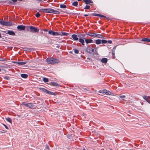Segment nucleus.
<instances>
[{
	"mask_svg": "<svg viewBox=\"0 0 150 150\" xmlns=\"http://www.w3.org/2000/svg\"><path fill=\"white\" fill-rule=\"evenodd\" d=\"M47 62L49 64H54L60 62L59 59L53 58H48L46 59Z\"/></svg>",
	"mask_w": 150,
	"mask_h": 150,
	"instance_id": "obj_1",
	"label": "nucleus"
},
{
	"mask_svg": "<svg viewBox=\"0 0 150 150\" xmlns=\"http://www.w3.org/2000/svg\"><path fill=\"white\" fill-rule=\"evenodd\" d=\"M21 105H24L30 109H33L36 108V106L35 103L23 102Z\"/></svg>",
	"mask_w": 150,
	"mask_h": 150,
	"instance_id": "obj_2",
	"label": "nucleus"
},
{
	"mask_svg": "<svg viewBox=\"0 0 150 150\" xmlns=\"http://www.w3.org/2000/svg\"><path fill=\"white\" fill-rule=\"evenodd\" d=\"M44 12L48 13H52L55 14H59V11L51 8L45 9Z\"/></svg>",
	"mask_w": 150,
	"mask_h": 150,
	"instance_id": "obj_3",
	"label": "nucleus"
},
{
	"mask_svg": "<svg viewBox=\"0 0 150 150\" xmlns=\"http://www.w3.org/2000/svg\"><path fill=\"white\" fill-rule=\"evenodd\" d=\"M86 51L90 54H96L97 52L96 50L94 51V49H92L90 47H88L86 49Z\"/></svg>",
	"mask_w": 150,
	"mask_h": 150,
	"instance_id": "obj_4",
	"label": "nucleus"
},
{
	"mask_svg": "<svg viewBox=\"0 0 150 150\" xmlns=\"http://www.w3.org/2000/svg\"><path fill=\"white\" fill-rule=\"evenodd\" d=\"M0 24L5 26H11L12 23L9 22L5 21L3 20L0 21Z\"/></svg>",
	"mask_w": 150,
	"mask_h": 150,
	"instance_id": "obj_5",
	"label": "nucleus"
},
{
	"mask_svg": "<svg viewBox=\"0 0 150 150\" xmlns=\"http://www.w3.org/2000/svg\"><path fill=\"white\" fill-rule=\"evenodd\" d=\"M29 29L30 31L31 32H38L39 31V30L37 28L33 26H30Z\"/></svg>",
	"mask_w": 150,
	"mask_h": 150,
	"instance_id": "obj_6",
	"label": "nucleus"
},
{
	"mask_svg": "<svg viewBox=\"0 0 150 150\" xmlns=\"http://www.w3.org/2000/svg\"><path fill=\"white\" fill-rule=\"evenodd\" d=\"M103 93H104V94L112 96H114L113 93L110 92L109 91H107L106 90H103Z\"/></svg>",
	"mask_w": 150,
	"mask_h": 150,
	"instance_id": "obj_7",
	"label": "nucleus"
},
{
	"mask_svg": "<svg viewBox=\"0 0 150 150\" xmlns=\"http://www.w3.org/2000/svg\"><path fill=\"white\" fill-rule=\"evenodd\" d=\"M18 114H17V115L18 117L21 118H23L24 117H26L28 115L24 114V113H18Z\"/></svg>",
	"mask_w": 150,
	"mask_h": 150,
	"instance_id": "obj_8",
	"label": "nucleus"
},
{
	"mask_svg": "<svg viewBox=\"0 0 150 150\" xmlns=\"http://www.w3.org/2000/svg\"><path fill=\"white\" fill-rule=\"evenodd\" d=\"M17 28L19 30H24L25 26L22 25H19L17 26Z\"/></svg>",
	"mask_w": 150,
	"mask_h": 150,
	"instance_id": "obj_9",
	"label": "nucleus"
},
{
	"mask_svg": "<svg viewBox=\"0 0 150 150\" xmlns=\"http://www.w3.org/2000/svg\"><path fill=\"white\" fill-rule=\"evenodd\" d=\"M68 35L69 34L68 33H67L62 31L59 32V35L67 36H68Z\"/></svg>",
	"mask_w": 150,
	"mask_h": 150,
	"instance_id": "obj_10",
	"label": "nucleus"
},
{
	"mask_svg": "<svg viewBox=\"0 0 150 150\" xmlns=\"http://www.w3.org/2000/svg\"><path fill=\"white\" fill-rule=\"evenodd\" d=\"M79 39H86V35H78Z\"/></svg>",
	"mask_w": 150,
	"mask_h": 150,
	"instance_id": "obj_11",
	"label": "nucleus"
},
{
	"mask_svg": "<svg viewBox=\"0 0 150 150\" xmlns=\"http://www.w3.org/2000/svg\"><path fill=\"white\" fill-rule=\"evenodd\" d=\"M28 61H26L24 62H16V63H17L18 64L21 65H23L26 64V63H28Z\"/></svg>",
	"mask_w": 150,
	"mask_h": 150,
	"instance_id": "obj_12",
	"label": "nucleus"
},
{
	"mask_svg": "<svg viewBox=\"0 0 150 150\" xmlns=\"http://www.w3.org/2000/svg\"><path fill=\"white\" fill-rule=\"evenodd\" d=\"M6 33L13 36H15L16 35L15 33L12 30H8Z\"/></svg>",
	"mask_w": 150,
	"mask_h": 150,
	"instance_id": "obj_13",
	"label": "nucleus"
},
{
	"mask_svg": "<svg viewBox=\"0 0 150 150\" xmlns=\"http://www.w3.org/2000/svg\"><path fill=\"white\" fill-rule=\"evenodd\" d=\"M83 1L86 4H89L90 3H92L93 1L91 0H83Z\"/></svg>",
	"mask_w": 150,
	"mask_h": 150,
	"instance_id": "obj_14",
	"label": "nucleus"
},
{
	"mask_svg": "<svg viewBox=\"0 0 150 150\" xmlns=\"http://www.w3.org/2000/svg\"><path fill=\"white\" fill-rule=\"evenodd\" d=\"M71 37L73 39L75 40H78V37L77 35H72Z\"/></svg>",
	"mask_w": 150,
	"mask_h": 150,
	"instance_id": "obj_15",
	"label": "nucleus"
},
{
	"mask_svg": "<svg viewBox=\"0 0 150 150\" xmlns=\"http://www.w3.org/2000/svg\"><path fill=\"white\" fill-rule=\"evenodd\" d=\"M101 61L102 63H106L107 62V59L106 58H103L101 60Z\"/></svg>",
	"mask_w": 150,
	"mask_h": 150,
	"instance_id": "obj_16",
	"label": "nucleus"
},
{
	"mask_svg": "<svg viewBox=\"0 0 150 150\" xmlns=\"http://www.w3.org/2000/svg\"><path fill=\"white\" fill-rule=\"evenodd\" d=\"M21 76L23 78H26L28 76L27 74H21Z\"/></svg>",
	"mask_w": 150,
	"mask_h": 150,
	"instance_id": "obj_17",
	"label": "nucleus"
},
{
	"mask_svg": "<svg viewBox=\"0 0 150 150\" xmlns=\"http://www.w3.org/2000/svg\"><path fill=\"white\" fill-rule=\"evenodd\" d=\"M142 41L150 42V39L147 38H144L142 39Z\"/></svg>",
	"mask_w": 150,
	"mask_h": 150,
	"instance_id": "obj_18",
	"label": "nucleus"
},
{
	"mask_svg": "<svg viewBox=\"0 0 150 150\" xmlns=\"http://www.w3.org/2000/svg\"><path fill=\"white\" fill-rule=\"evenodd\" d=\"M85 40L87 44L91 43L93 41V40L91 39H86Z\"/></svg>",
	"mask_w": 150,
	"mask_h": 150,
	"instance_id": "obj_19",
	"label": "nucleus"
},
{
	"mask_svg": "<svg viewBox=\"0 0 150 150\" xmlns=\"http://www.w3.org/2000/svg\"><path fill=\"white\" fill-rule=\"evenodd\" d=\"M59 32H57L52 31V35L53 36H57L59 35Z\"/></svg>",
	"mask_w": 150,
	"mask_h": 150,
	"instance_id": "obj_20",
	"label": "nucleus"
},
{
	"mask_svg": "<svg viewBox=\"0 0 150 150\" xmlns=\"http://www.w3.org/2000/svg\"><path fill=\"white\" fill-rule=\"evenodd\" d=\"M97 38H104V37L102 35L98 34Z\"/></svg>",
	"mask_w": 150,
	"mask_h": 150,
	"instance_id": "obj_21",
	"label": "nucleus"
},
{
	"mask_svg": "<svg viewBox=\"0 0 150 150\" xmlns=\"http://www.w3.org/2000/svg\"><path fill=\"white\" fill-rule=\"evenodd\" d=\"M39 89L42 90V91H43L44 92H45L46 93H47V90L45 88H39Z\"/></svg>",
	"mask_w": 150,
	"mask_h": 150,
	"instance_id": "obj_22",
	"label": "nucleus"
},
{
	"mask_svg": "<svg viewBox=\"0 0 150 150\" xmlns=\"http://www.w3.org/2000/svg\"><path fill=\"white\" fill-rule=\"evenodd\" d=\"M47 94H50L51 95H53L55 96L56 95L53 92H52L50 91H48V90L47 91Z\"/></svg>",
	"mask_w": 150,
	"mask_h": 150,
	"instance_id": "obj_23",
	"label": "nucleus"
},
{
	"mask_svg": "<svg viewBox=\"0 0 150 150\" xmlns=\"http://www.w3.org/2000/svg\"><path fill=\"white\" fill-rule=\"evenodd\" d=\"M79 42L81 43L82 45H84V41L83 39H79Z\"/></svg>",
	"mask_w": 150,
	"mask_h": 150,
	"instance_id": "obj_24",
	"label": "nucleus"
},
{
	"mask_svg": "<svg viewBox=\"0 0 150 150\" xmlns=\"http://www.w3.org/2000/svg\"><path fill=\"white\" fill-rule=\"evenodd\" d=\"M6 120L9 122L11 123L12 120L9 117L6 118H5Z\"/></svg>",
	"mask_w": 150,
	"mask_h": 150,
	"instance_id": "obj_25",
	"label": "nucleus"
},
{
	"mask_svg": "<svg viewBox=\"0 0 150 150\" xmlns=\"http://www.w3.org/2000/svg\"><path fill=\"white\" fill-rule=\"evenodd\" d=\"M149 97L146 96H143V98L146 100L147 102H149V100H148V99Z\"/></svg>",
	"mask_w": 150,
	"mask_h": 150,
	"instance_id": "obj_26",
	"label": "nucleus"
},
{
	"mask_svg": "<svg viewBox=\"0 0 150 150\" xmlns=\"http://www.w3.org/2000/svg\"><path fill=\"white\" fill-rule=\"evenodd\" d=\"M96 43L98 45L101 43V40L98 39L96 40Z\"/></svg>",
	"mask_w": 150,
	"mask_h": 150,
	"instance_id": "obj_27",
	"label": "nucleus"
},
{
	"mask_svg": "<svg viewBox=\"0 0 150 150\" xmlns=\"http://www.w3.org/2000/svg\"><path fill=\"white\" fill-rule=\"evenodd\" d=\"M67 136V137L69 139H71L72 138V135L70 134H68Z\"/></svg>",
	"mask_w": 150,
	"mask_h": 150,
	"instance_id": "obj_28",
	"label": "nucleus"
},
{
	"mask_svg": "<svg viewBox=\"0 0 150 150\" xmlns=\"http://www.w3.org/2000/svg\"><path fill=\"white\" fill-rule=\"evenodd\" d=\"M51 85H52L54 86H57L58 85V84H57L55 82H51Z\"/></svg>",
	"mask_w": 150,
	"mask_h": 150,
	"instance_id": "obj_29",
	"label": "nucleus"
},
{
	"mask_svg": "<svg viewBox=\"0 0 150 150\" xmlns=\"http://www.w3.org/2000/svg\"><path fill=\"white\" fill-rule=\"evenodd\" d=\"M72 4V5L75 6H76L78 5V2L76 1L73 2Z\"/></svg>",
	"mask_w": 150,
	"mask_h": 150,
	"instance_id": "obj_30",
	"label": "nucleus"
},
{
	"mask_svg": "<svg viewBox=\"0 0 150 150\" xmlns=\"http://www.w3.org/2000/svg\"><path fill=\"white\" fill-rule=\"evenodd\" d=\"M60 7L61 8H66V6L63 4H61L60 5Z\"/></svg>",
	"mask_w": 150,
	"mask_h": 150,
	"instance_id": "obj_31",
	"label": "nucleus"
},
{
	"mask_svg": "<svg viewBox=\"0 0 150 150\" xmlns=\"http://www.w3.org/2000/svg\"><path fill=\"white\" fill-rule=\"evenodd\" d=\"M50 150V149H49V146L47 145L46 144L45 146V148L44 149V150Z\"/></svg>",
	"mask_w": 150,
	"mask_h": 150,
	"instance_id": "obj_32",
	"label": "nucleus"
},
{
	"mask_svg": "<svg viewBox=\"0 0 150 150\" xmlns=\"http://www.w3.org/2000/svg\"><path fill=\"white\" fill-rule=\"evenodd\" d=\"M43 81L45 82H47L48 81V79L47 78H43Z\"/></svg>",
	"mask_w": 150,
	"mask_h": 150,
	"instance_id": "obj_33",
	"label": "nucleus"
},
{
	"mask_svg": "<svg viewBox=\"0 0 150 150\" xmlns=\"http://www.w3.org/2000/svg\"><path fill=\"white\" fill-rule=\"evenodd\" d=\"M101 42L102 43H105L107 42V41L106 40H101Z\"/></svg>",
	"mask_w": 150,
	"mask_h": 150,
	"instance_id": "obj_34",
	"label": "nucleus"
},
{
	"mask_svg": "<svg viewBox=\"0 0 150 150\" xmlns=\"http://www.w3.org/2000/svg\"><path fill=\"white\" fill-rule=\"evenodd\" d=\"M74 52L76 54H78L79 53V51L76 49H74Z\"/></svg>",
	"mask_w": 150,
	"mask_h": 150,
	"instance_id": "obj_35",
	"label": "nucleus"
},
{
	"mask_svg": "<svg viewBox=\"0 0 150 150\" xmlns=\"http://www.w3.org/2000/svg\"><path fill=\"white\" fill-rule=\"evenodd\" d=\"M93 16H98L100 17V14H96V13H93Z\"/></svg>",
	"mask_w": 150,
	"mask_h": 150,
	"instance_id": "obj_36",
	"label": "nucleus"
},
{
	"mask_svg": "<svg viewBox=\"0 0 150 150\" xmlns=\"http://www.w3.org/2000/svg\"><path fill=\"white\" fill-rule=\"evenodd\" d=\"M90 6H89L86 5L85 8H84V9H90Z\"/></svg>",
	"mask_w": 150,
	"mask_h": 150,
	"instance_id": "obj_37",
	"label": "nucleus"
},
{
	"mask_svg": "<svg viewBox=\"0 0 150 150\" xmlns=\"http://www.w3.org/2000/svg\"><path fill=\"white\" fill-rule=\"evenodd\" d=\"M40 16V14L39 13V12H38L35 14V16L37 17H39Z\"/></svg>",
	"mask_w": 150,
	"mask_h": 150,
	"instance_id": "obj_38",
	"label": "nucleus"
},
{
	"mask_svg": "<svg viewBox=\"0 0 150 150\" xmlns=\"http://www.w3.org/2000/svg\"><path fill=\"white\" fill-rule=\"evenodd\" d=\"M3 125L5 127V128L7 129H8V127L5 124H3Z\"/></svg>",
	"mask_w": 150,
	"mask_h": 150,
	"instance_id": "obj_39",
	"label": "nucleus"
},
{
	"mask_svg": "<svg viewBox=\"0 0 150 150\" xmlns=\"http://www.w3.org/2000/svg\"><path fill=\"white\" fill-rule=\"evenodd\" d=\"M120 98H125V96L123 95V96H120Z\"/></svg>",
	"mask_w": 150,
	"mask_h": 150,
	"instance_id": "obj_40",
	"label": "nucleus"
},
{
	"mask_svg": "<svg viewBox=\"0 0 150 150\" xmlns=\"http://www.w3.org/2000/svg\"><path fill=\"white\" fill-rule=\"evenodd\" d=\"M52 31L51 30H50L48 31V33L50 34H52Z\"/></svg>",
	"mask_w": 150,
	"mask_h": 150,
	"instance_id": "obj_41",
	"label": "nucleus"
},
{
	"mask_svg": "<svg viewBox=\"0 0 150 150\" xmlns=\"http://www.w3.org/2000/svg\"><path fill=\"white\" fill-rule=\"evenodd\" d=\"M6 60L1 57H0V61H5Z\"/></svg>",
	"mask_w": 150,
	"mask_h": 150,
	"instance_id": "obj_42",
	"label": "nucleus"
},
{
	"mask_svg": "<svg viewBox=\"0 0 150 150\" xmlns=\"http://www.w3.org/2000/svg\"><path fill=\"white\" fill-rule=\"evenodd\" d=\"M91 34H88L89 36L91 37H93V33H91Z\"/></svg>",
	"mask_w": 150,
	"mask_h": 150,
	"instance_id": "obj_43",
	"label": "nucleus"
},
{
	"mask_svg": "<svg viewBox=\"0 0 150 150\" xmlns=\"http://www.w3.org/2000/svg\"><path fill=\"white\" fill-rule=\"evenodd\" d=\"M45 9H41L40 11H41L42 12H44L45 11Z\"/></svg>",
	"mask_w": 150,
	"mask_h": 150,
	"instance_id": "obj_44",
	"label": "nucleus"
},
{
	"mask_svg": "<svg viewBox=\"0 0 150 150\" xmlns=\"http://www.w3.org/2000/svg\"><path fill=\"white\" fill-rule=\"evenodd\" d=\"M98 34L93 33V36L96 37H97Z\"/></svg>",
	"mask_w": 150,
	"mask_h": 150,
	"instance_id": "obj_45",
	"label": "nucleus"
},
{
	"mask_svg": "<svg viewBox=\"0 0 150 150\" xmlns=\"http://www.w3.org/2000/svg\"><path fill=\"white\" fill-rule=\"evenodd\" d=\"M100 17H103L104 18H106V17L105 16H104V15H100Z\"/></svg>",
	"mask_w": 150,
	"mask_h": 150,
	"instance_id": "obj_46",
	"label": "nucleus"
},
{
	"mask_svg": "<svg viewBox=\"0 0 150 150\" xmlns=\"http://www.w3.org/2000/svg\"><path fill=\"white\" fill-rule=\"evenodd\" d=\"M108 42L110 44H111L112 42V41L110 40H108Z\"/></svg>",
	"mask_w": 150,
	"mask_h": 150,
	"instance_id": "obj_47",
	"label": "nucleus"
},
{
	"mask_svg": "<svg viewBox=\"0 0 150 150\" xmlns=\"http://www.w3.org/2000/svg\"><path fill=\"white\" fill-rule=\"evenodd\" d=\"M103 90H100L99 91V92L100 93H103Z\"/></svg>",
	"mask_w": 150,
	"mask_h": 150,
	"instance_id": "obj_48",
	"label": "nucleus"
},
{
	"mask_svg": "<svg viewBox=\"0 0 150 150\" xmlns=\"http://www.w3.org/2000/svg\"><path fill=\"white\" fill-rule=\"evenodd\" d=\"M17 1V0H12V1L13 2H16Z\"/></svg>",
	"mask_w": 150,
	"mask_h": 150,
	"instance_id": "obj_49",
	"label": "nucleus"
},
{
	"mask_svg": "<svg viewBox=\"0 0 150 150\" xmlns=\"http://www.w3.org/2000/svg\"><path fill=\"white\" fill-rule=\"evenodd\" d=\"M9 4H13V3L11 2V1H9Z\"/></svg>",
	"mask_w": 150,
	"mask_h": 150,
	"instance_id": "obj_50",
	"label": "nucleus"
},
{
	"mask_svg": "<svg viewBox=\"0 0 150 150\" xmlns=\"http://www.w3.org/2000/svg\"><path fill=\"white\" fill-rule=\"evenodd\" d=\"M85 113H83L82 114V116H83L85 115Z\"/></svg>",
	"mask_w": 150,
	"mask_h": 150,
	"instance_id": "obj_51",
	"label": "nucleus"
},
{
	"mask_svg": "<svg viewBox=\"0 0 150 150\" xmlns=\"http://www.w3.org/2000/svg\"><path fill=\"white\" fill-rule=\"evenodd\" d=\"M59 46H57L56 47H57V48H59Z\"/></svg>",
	"mask_w": 150,
	"mask_h": 150,
	"instance_id": "obj_52",
	"label": "nucleus"
},
{
	"mask_svg": "<svg viewBox=\"0 0 150 150\" xmlns=\"http://www.w3.org/2000/svg\"><path fill=\"white\" fill-rule=\"evenodd\" d=\"M84 16H88V15L85 14L84 15Z\"/></svg>",
	"mask_w": 150,
	"mask_h": 150,
	"instance_id": "obj_53",
	"label": "nucleus"
},
{
	"mask_svg": "<svg viewBox=\"0 0 150 150\" xmlns=\"http://www.w3.org/2000/svg\"><path fill=\"white\" fill-rule=\"evenodd\" d=\"M1 37V33H0V38Z\"/></svg>",
	"mask_w": 150,
	"mask_h": 150,
	"instance_id": "obj_54",
	"label": "nucleus"
},
{
	"mask_svg": "<svg viewBox=\"0 0 150 150\" xmlns=\"http://www.w3.org/2000/svg\"><path fill=\"white\" fill-rule=\"evenodd\" d=\"M112 54H114V52H112Z\"/></svg>",
	"mask_w": 150,
	"mask_h": 150,
	"instance_id": "obj_55",
	"label": "nucleus"
},
{
	"mask_svg": "<svg viewBox=\"0 0 150 150\" xmlns=\"http://www.w3.org/2000/svg\"><path fill=\"white\" fill-rule=\"evenodd\" d=\"M69 53H72V52H71V51L70 52H69Z\"/></svg>",
	"mask_w": 150,
	"mask_h": 150,
	"instance_id": "obj_56",
	"label": "nucleus"
},
{
	"mask_svg": "<svg viewBox=\"0 0 150 150\" xmlns=\"http://www.w3.org/2000/svg\"><path fill=\"white\" fill-rule=\"evenodd\" d=\"M83 150H86V149H85V148H83Z\"/></svg>",
	"mask_w": 150,
	"mask_h": 150,
	"instance_id": "obj_57",
	"label": "nucleus"
},
{
	"mask_svg": "<svg viewBox=\"0 0 150 150\" xmlns=\"http://www.w3.org/2000/svg\"><path fill=\"white\" fill-rule=\"evenodd\" d=\"M37 1H41V0H37Z\"/></svg>",
	"mask_w": 150,
	"mask_h": 150,
	"instance_id": "obj_58",
	"label": "nucleus"
},
{
	"mask_svg": "<svg viewBox=\"0 0 150 150\" xmlns=\"http://www.w3.org/2000/svg\"><path fill=\"white\" fill-rule=\"evenodd\" d=\"M26 49H27V48H24L25 50H26Z\"/></svg>",
	"mask_w": 150,
	"mask_h": 150,
	"instance_id": "obj_59",
	"label": "nucleus"
},
{
	"mask_svg": "<svg viewBox=\"0 0 150 150\" xmlns=\"http://www.w3.org/2000/svg\"><path fill=\"white\" fill-rule=\"evenodd\" d=\"M1 71V69H0V71Z\"/></svg>",
	"mask_w": 150,
	"mask_h": 150,
	"instance_id": "obj_60",
	"label": "nucleus"
},
{
	"mask_svg": "<svg viewBox=\"0 0 150 150\" xmlns=\"http://www.w3.org/2000/svg\"><path fill=\"white\" fill-rule=\"evenodd\" d=\"M27 114H28V113H27V114H26V115H27Z\"/></svg>",
	"mask_w": 150,
	"mask_h": 150,
	"instance_id": "obj_61",
	"label": "nucleus"
}]
</instances>
